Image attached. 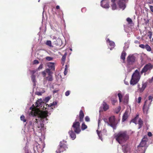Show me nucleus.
Here are the masks:
<instances>
[{
  "instance_id": "f257e3e1",
  "label": "nucleus",
  "mask_w": 153,
  "mask_h": 153,
  "mask_svg": "<svg viewBox=\"0 0 153 153\" xmlns=\"http://www.w3.org/2000/svg\"><path fill=\"white\" fill-rule=\"evenodd\" d=\"M42 102L41 99L38 100L36 102V107H38L41 105V104L42 103ZM48 111L46 110L43 111H41L37 108H33L30 113V115L33 116H37L42 121H44L45 120H46V121L48 119L47 117L48 116Z\"/></svg>"
},
{
  "instance_id": "f03ea898",
  "label": "nucleus",
  "mask_w": 153,
  "mask_h": 153,
  "mask_svg": "<svg viewBox=\"0 0 153 153\" xmlns=\"http://www.w3.org/2000/svg\"><path fill=\"white\" fill-rule=\"evenodd\" d=\"M39 119H36L33 122L30 121L28 124V129L30 130L31 129L34 131V128L36 126L38 130L40 131L41 132L44 131L45 128L44 127V124L42 123V122H44L46 120L44 121H42L39 118Z\"/></svg>"
},
{
  "instance_id": "7ed1b4c3",
  "label": "nucleus",
  "mask_w": 153,
  "mask_h": 153,
  "mask_svg": "<svg viewBox=\"0 0 153 153\" xmlns=\"http://www.w3.org/2000/svg\"><path fill=\"white\" fill-rule=\"evenodd\" d=\"M116 140L120 144L125 143L128 139L129 136L126 131L119 132L115 136Z\"/></svg>"
},
{
  "instance_id": "20e7f679",
  "label": "nucleus",
  "mask_w": 153,
  "mask_h": 153,
  "mask_svg": "<svg viewBox=\"0 0 153 153\" xmlns=\"http://www.w3.org/2000/svg\"><path fill=\"white\" fill-rule=\"evenodd\" d=\"M147 140V136H145L142 139L139 145L137 146V150L140 153H145L146 149L145 146L146 144Z\"/></svg>"
},
{
  "instance_id": "39448f33",
  "label": "nucleus",
  "mask_w": 153,
  "mask_h": 153,
  "mask_svg": "<svg viewBox=\"0 0 153 153\" xmlns=\"http://www.w3.org/2000/svg\"><path fill=\"white\" fill-rule=\"evenodd\" d=\"M140 76L139 71L136 70L132 76L130 84L132 85L136 84L139 80Z\"/></svg>"
},
{
  "instance_id": "423d86ee",
  "label": "nucleus",
  "mask_w": 153,
  "mask_h": 153,
  "mask_svg": "<svg viewBox=\"0 0 153 153\" xmlns=\"http://www.w3.org/2000/svg\"><path fill=\"white\" fill-rule=\"evenodd\" d=\"M72 127L74 128V132L77 134H79L81 131L80 126V123L79 121L76 120L74 123Z\"/></svg>"
},
{
  "instance_id": "0eeeda50",
  "label": "nucleus",
  "mask_w": 153,
  "mask_h": 153,
  "mask_svg": "<svg viewBox=\"0 0 153 153\" xmlns=\"http://www.w3.org/2000/svg\"><path fill=\"white\" fill-rule=\"evenodd\" d=\"M67 148L66 145L62 143V142H61L57 150L56 151V152L57 153H61L65 150Z\"/></svg>"
},
{
  "instance_id": "6e6552de",
  "label": "nucleus",
  "mask_w": 153,
  "mask_h": 153,
  "mask_svg": "<svg viewBox=\"0 0 153 153\" xmlns=\"http://www.w3.org/2000/svg\"><path fill=\"white\" fill-rule=\"evenodd\" d=\"M131 122L135 124H138L139 125L138 128H140L143 125V121L141 119L138 118V116L137 115L132 120Z\"/></svg>"
},
{
  "instance_id": "1a4fd4ad",
  "label": "nucleus",
  "mask_w": 153,
  "mask_h": 153,
  "mask_svg": "<svg viewBox=\"0 0 153 153\" xmlns=\"http://www.w3.org/2000/svg\"><path fill=\"white\" fill-rule=\"evenodd\" d=\"M153 65L150 63L146 65L143 68L141 71V74H142L143 73L150 71L153 68Z\"/></svg>"
},
{
  "instance_id": "9d476101",
  "label": "nucleus",
  "mask_w": 153,
  "mask_h": 153,
  "mask_svg": "<svg viewBox=\"0 0 153 153\" xmlns=\"http://www.w3.org/2000/svg\"><path fill=\"white\" fill-rule=\"evenodd\" d=\"M109 126H110L114 129L116 128V123L115 120V117L114 116H112L109 117Z\"/></svg>"
},
{
  "instance_id": "9b49d317",
  "label": "nucleus",
  "mask_w": 153,
  "mask_h": 153,
  "mask_svg": "<svg viewBox=\"0 0 153 153\" xmlns=\"http://www.w3.org/2000/svg\"><path fill=\"white\" fill-rule=\"evenodd\" d=\"M136 58L133 55H130L127 58V61L128 64H132L135 62Z\"/></svg>"
},
{
  "instance_id": "f8f14e48",
  "label": "nucleus",
  "mask_w": 153,
  "mask_h": 153,
  "mask_svg": "<svg viewBox=\"0 0 153 153\" xmlns=\"http://www.w3.org/2000/svg\"><path fill=\"white\" fill-rule=\"evenodd\" d=\"M42 148L39 144L36 143L34 145L33 150L35 153H38L41 151Z\"/></svg>"
},
{
  "instance_id": "ddd939ff",
  "label": "nucleus",
  "mask_w": 153,
  "mask_h": 153,
  "mask_svg": "<svg viewBox=\"0 0 153 153\" xmlns=\"http://www.w3.org/2000/svg\"><path fill=\"white\" fill-rule=\"evenodd\" d=\"M47 72L48 76L46 77V80L50 81H52L53 80L52 76L53 72H52L49 69H47Z\"/></svg>"
},
{
  "instance_id": "4468645a",
  "label": "nucleus",
  "mask_w": 153,
  "mask_h": 153,
  "mask_svg": "<svg viewBox=\"0 0 153 153\" xmlns=\"http://www.w3.org/2000/svg\"><path fill=\"white\" fill-rule=\"evenodd\" d=\"M106 42L108 45H109L110 50H112L115 46V43L114 42L111 41L109 39H107L106 40Z\"/></svg>"
},
{
  "instance_id": "2eb2a0df",
  "label": "nucleus",
  "mask_w": 153,
  "mask_h": 153,
  "mask_svg": "<svg viewBox=\"0 0 153 153\" xmlns=\"http://www.w3.org/2000/svg\"><path fill=\"white\" fill-rule=\"evenodd\" d=\"M101 6L105 8H108L109 7L108 2L106 1H101Z\"/></svg>"
},
{
  "instance_id": "dca6fc26",
  "label": "nucleus",
  "mask_w": 153,
  "mask_h": 153,
  "mask_svg": "<svg viewBox=\"0 0 153 153\" xmlns=\"http://www.w3.org/2000/svg\"><path fill=\"white\" fill-rule=\"evenodd\" d=\"M101 120V119L100 118H99V119L98 120V129L97 130V131L98 135L99 136V138L100 139L102 140V138L101 137L102 134H101V133L102 132V131H100V132H99L98 130V129H99V126H100V121Z\"/></svg>"
},
{
  "instance_id": "f3484780",
  "label": "nucleus",
  "mask_w": 153,
  "mask_h": 153,
  "mask_svg": "<svg viewBox=\"0 0 153 153\" xmlns=\"http://www.w3.org/2000/svg\"><path fill=\"white\" fill-rule=\"evenodd\" d=\"M138 91L141 93L144 90L146 87V84L145 83H143L142 84V86L141 87H140L139 85H138Z\"/></svg>"
},
{
  "instance_id": "a211bd4d",
  "label": "nucleus",
  "mask_w": 153,
  "mask_h": 153,
  "mask_svg": "<svg viewBox=\"0 0 153 153\" xmlns=\"http://www.w3.org/2000/svg\"><path fill=\"white\" fill-rule=\"evenodd\" d=\"M48 67L51 70L54 71L55 70V65L54 63L51 62H48L47 64Z\"/></svg>"
},
{
  "instance_id": "6ab92c4d",
  "label": "nucleus",
  "mask_w": 153,
  "mask_h": 153,
  "mask_svg": "<svg viewBox=\"0 0 153 153\" xmlns=\"http://www.w3.org/2000/svg\"><path fill=\"white\" fill-rule=\"evenodd\" d=\"M128 0H120L118 3V4H119V7L121 9H122L123 10H124V9L126 7V5L124 3L122 2L121 1H128Z\"/></svg>"
},
{
  "instance_id": "aec40b11",
  "label": "nucleus",
  "mask_w": 153,
  "mask_h": 153,
  "mask_svg": "<svg viewBox=\"0 0 153 153\" xmlns=\"http://www.w3.org/2000/svg\"><path fill=\"white\" fill-rule=\"evenodd\" d=\"M68 133L70 135V136L73 140L75 139L76 137V135L72 130L69 131Z\"/></svg>"
},
{
  "instance_id": "412c9836",
  "label": "nucleus",
  "mask_w": 153,
  "mask_h": 153,
  "mask_svg": "<svg viewBox=\"0 0 153 153\" xmlns=\"http://www.w3.org/2000/svg\"><path fill=\"white\" fill-rule=\"evenodd\" d=\"M128 111H126L122 117V121L124 122L127 119L128 116Z\"/></svg>"
},
{
  "instance_id": "4be33fe9",
  "label": "nucleus",
  "mask_w": 153,
  "mask_h": 153,
  "mask_svg": "<svg viewBox=\"0 0 153 153\" xmlns=\"http://www.w3.org/2000/svg\"><path fill=\"white\" fill-rule=\"evenodd\" d=\"M122 150L123 151L124 153H126L128 152L129 150V148L128 147L127 145H123Z\"/></svg>"
},
{
  "instance_id": "5701e85b",
  "label": "nucleus",
  "mask_w": 153,
  "mask_h": 153,
  "mask_svg": "<svg viewBox=\"0 0 153 153\" xmlns=\"http://www.w3.org/2000/svg\"><path fill=\"white\" fill-rule=\"evenodd\" d=\"M84 116V114L82 110H80L79 114V121L82 122L83 121V118Z\"/></svg>"
},
{
  "instance_id": "b1692460",
  "label": "nucleus",
  "mask_w": 153,
  "mask_h": 153,
  "mask_svg": "<svg viewBox=\"0 0 153 153\" xmlns=\"http://www.w3.org/2000/svg\"><path fill=\"white\" fill-rule=\"evenodd\" d=\"M129 95L128 94H126L125 95L124 100H123V102L125 104H126L128 103V101Z\"/></svg>"
},
{
  "instance_id": "393cba45",
  "label": "nucleus",
  "mask_w": 153,
  "mask_h": 153,
  "mask_svg": "<svg viewBox=\"0 0 153 153\" xmlns=\"http://www.w3.org/2000/svg\"><path fill=\"white\" fill-rule=\"evenodd\" d=\"M118 92L117 95L119 97V101L120 102H121L122 101L123 96L122 95L121 92L120 91H118Z\"/></svg>"
},
{
  "instance_id": "a878e982",
  "label": "nucleus",
  "mask_w": 153,
  "mask_h": 153,
  "mask_svg": "<svg viewBox=\"0 0 153 153\" xmlns=\"http://www.w3.org/2000/svg\"><path fill=\"white\" fill-rule=\"evenodd\" d=\"M102 105L104 111H106L108 109L109 106L105 102H103Z\"/></svg>"
},
{
  "instance_id": "bb28decb",
  "label": "nucleus",
  "mask_w": 153,
  "mask_h": 153,
  "mask_svg": "<svg viewBox=\"0 0 153 153\" xmlns=\"http://www.w3.org/2000/svg\"><path fill=\"white\" fill-rule=\"evenodd\" d=\"M115 0H111V2L112 3V4L111 5L112 9L113 10H115L117 8L116 5L114 3Z\"/></svg>"
},
{
  "instance_id": "cd10ccee",
  "label": "nucleus",
  "mask_w": 153,
  "mask_h": 153,
  "mask_svg": "<svg viewBox=\"0 0 153 153\" xmlns=\"http://www.w3.org/2000/svg\"><path fill=\"white\" fill-rule=\"evenodd\" d=\"M31 79L32 82L33 83V85L35 86L36 85V81L35 80V76L34 75H32L31 76Z\"/></svg>"
},
{
  "instance_id": "c85d7f7f",
  "label": "nucleus",
  "mask_w": 153,
  "mask_h": 153,
  "mask_svg": "<svg viewBox=\"0 0 153 153\" xmlns=\"http://www.w3.org/2000/svg\"><path fill=\"white\" fill-rule=\"evenodd\" d=\"M126 53L125 52L123 51L122 53L121 56V59L123 60L125 59V56H126Z\"/></svg>"
},
{
  "instance_id": "c756f323",
  "label": "nucleus",
  "mask_w": 153,
  "mask_h": 153,
  "mask_svg": "<svg viewBox=\"0 0 153 153\" xmlns=\"http://www.w3.org/2000/svg\"><path fill=\"white\" fill-rule=\"evenodd\" d=\"M87 128V126L85 125L84 123H83L82 125L81 128L83 130L86 129Z\"/></svg>"
},
{
  "instance_id": "7c9ffc66",
  "label": "nucleus",
  "mask_w": 153,
  "mask_h": 153,
  "mask_svg": "<svg viewBox=\"0 0 153 153\" xmlns=\"http://www.w3.org/2000/svg\"><path fill=\"white\" fill-rule=\"evenodd\" d=\"M145 48L148 51H151V49L149 46L148 45H145Z\"/></svg>"
},
{
  "instance_id": "2f4dec72",
  "label": "nucleus",
  "mask_w": 153,
  "mask_h": 153,
  "mask_svg": "<svg viewBox=\"0 0 153 153\" xmlns=\"http://www.w3.org/2000/svg\"><path fill=\"white\" fill-rule=\"evenodd\" d=\"M47 69H49L48 68H47L45 71L42 72V74L43 76L45 77L46 75V73H47Z\"/></svg>"
},
{
  "instance_id": "473e14b6",
  "label": "nucleus",
  "mask_w": 153,
  "mask_h": 153,
  "mask_svg": "<svg viewBox=\"0 0 153 153\" xmlns=\"http://www.w3.org/2000/svg\"><path fill=\"white\" fill-rule=\"evenodd\" d=\"M57 103L56 102H53L52 103H51L49 105H48V107H51L57 104Z\"/></svg>"
},
{
  "instance_id": "72a5a7b5",
  "label": "nucleus",
  "mask_w": 153,
  "mask_h": 153,
  "mask_svg": "<svg viewBox=\"0 0 153 153\" xmlns=\"http://www.w3.org/2000/svg\"><path fill=\"white\" fill-rule=\"evenodd\" d=\"M20 119L23 122H26V120L25 119V117L24 115H22L20 117Z\"/></svg>"
},
{
  "instance_id": "f704fd0d",
  "label": "nucleus",
  "mask_w": 153,
  "mask_h": 153,
  "mask_svg": "<svg viewBox=\"0 0 153 153\" xmlns=\"http://www.w3.org/2000/svg\"><path fill=\"white\" fill-rule=\"evenodd\" d=\"M46 44L49 46H51V41H47L46 43Z\"/></svg>"
},
{
  "instance_id": "c9c22d12",
  "label": "nucleus",
  "mask_w": 153,
  "mask_h": 153,
  "mask_svg": "<svg viewBox=\"0 0 153 153\" xmlns=\"http://www.w3.org/2000/svg\"><path fill=\"white\" fill-rule=\"evenodd\" d=\"M46 59L48 61H50L53 60V58L50 56H47L46 57Z\"/></svg>"
},
{
  "instance_id": "e433bc0d",
  "label": "nucleus",
  "mask_w": 153,
  "mask_h": 153,
  "mask_svg": "<svg viewBox=\"0 0 153 153\" xmlns=\"http://www.w3.org/2000/svg\"><path fill=\"white\" fill-rule=\"evenodd\" d=\"M126 20L129 24H131L132 23V20L131 19L128 18Z\"/></svg>"
},
{
  "instance_id": "4c0bfd02",
  "label": "nucleus",
  "mask_w": 153,
  "mask_h": 153,
  "mask_svg": "<svg viewBox=\"0 0 153 153\" xmlns=\"http://www.w3.org/2000/svg\"><path fill=\"white\" fill-rule=\"evenodd\" d=\"M66 59V57H65V56H62V63L64 65V63L65 62V61Z\"/></svg>"
},
{
  "instance_id": "58836bf2",
  "label": "nucleus",
  "mask_w": 153,
  "mask_h": 153,
  "mask_svg": "<svg viewBox=\"0 0 153 153\" xmlns=\"http://www.w3.org/2000/svg\"><path fill=\"white\" fill-rule=\"evenodd\" d=\"M153 98V95H150L149 97V100L151 102L152 100V99Z\"/></svg>"
},
{
  "instance_id": "ea45409f",
  "label": "nucleus",
  "mask_w": 153,
  "mask_h": 153,
  "mask_svg": "<svg viewBox=\"0 0 153 153\" xmlns=\"http://www.w3.org/2000/svg\"><path fill=\"white\" fill-rule=\"evenodd\" d=\"M43 68V64H41L38 68L37 70H39L42 69Z\"/></svg>"
},
{
  "instance_id": "a19ab883",
  "label": "nucleus",
  "mask_w": 153,
  "mask_h": 153,
  "mask_svg": "<svg viewBox=\"0 0 153 153\" xmlns=\"http://www.w3.org/2000/svg\"><path fill=\"white\" fill-rule=\"evenodd\" d=\"M39 63V61L37 60H35L33 62V64H38Z\"/></svg>"
},
{
  "instance_id": "79ce46f5",
  "label": "nucleus",
  "mask_w": 153,
  "mask_h": 153,
  "mask_svg": "<svg viewBox=\"0 0 153 153\" xmlns=\"http://www.w3.org/2000/svg\"><path fill=\"white\" fill-rule=\"evenodd\" d=\"M148 36H149V38H152V33L150 32H149L148 34Z\"/></svg>"
},
{
  "instance_id": "37998d69",
  "label": "nucleus",
  "mask_w": 153,
  "mask_h": 153,
  "mask_svg": "<svg viewBox=\"0 0 153 153\" xmlns=\"http://www.w3.org/2000/svg\"><path fill=\"white\" fill-rule=\"evenodd\" d=\"M70 94V91H67L65 93V95L66 96H68Z\"/></svg>"
},
{
  "instance_id": "c03bdc74",
  "label": "nucleus",
  "mask_w": 153,
  "mask_h": 153,
  "mask_svg": "<svg viewBox=\"0 0 153 153\" xmlns=\"http://www.w3.org/2000/svg\"><path fill=\"white\" fill-rule=\"evenodd\" d=\"M121 109V108L120 107H119L117 110H116V113L117 114L120 111Z\"/></svg>"
},
{
  "instance_id": "a18cd8bd",
  "label": "nucleus",
  "mask_w": 153,
  "mask_h": 153,
  "mask_svg": "<svg viewBox=\"0 0 153 153\" xmlns=\"http://www.w3.org/2000/svg\"><path fill=\"white\" fill-rule=\"evenodd\" d=\"M85 119V121L86 122H89L90 121V119L88 116L86 117Z\"/></svg>"
},
{
  "instance_id": "49530a36",
  "label": "nucleus",
  "mask_w": 153,
  "mask_h": 153,
  "mask_svg": "<svg viewBox=\"0 0 153 153\" xmlns=\"http://www.w3.org/2000/svg\"><path fill=\"white\" fill-rule=\"evenodd\" d=\"M139 46L140 47L143 48V49H145V45H144L141 44Z\"/></svg>"
},
{
  "instance_id": "de8ad7c7",
  "label": "nucleus",
  "mask_w": 153,
  "mask_h": 153,
  "mask_svg": "<svg viewBox=\"0 0 153 153\" xmlns=\"http://www.w3.org/2000/svg\"><path fill=\"white\" fill-rule=\"evenodd\" d=\"M141 97H140L138 98L137 100V102L138 103H140V102L141 100Z\"/></svg>"
},
{
  "instance_id": "09e8293b",
  "label": "nucleus",
  "mask_w": 153,
  "mask_h": 153,
  "mask_svg": "<svg viewBox=\"0 0 153 153\" xmlns=\"http://www.w3.org/2000/svg\"><path fill=\"white\" fill-rule=\"evenodd\" d=\"M103 120L105 122V123H107V124L109 125V122H108V120L107 119H106V118H104L103 119Z\"/></svg>"
},
{
  "instance_id": "8fccbe9b",
  "label": "nucleus",
  "mask_w": 153,
  "mask_h": 153,
  "mask_svg": "<svg viewBox=\"0 0 153 153\" xmlns=\"http://www.w3.org/2000/svg\"><path fill=\"white\" fill-rule=\"evenodd\" d=\"M50 99V98L49 97H46L45 99V100L46 102H48Z\"/></svg>"
},
{
  "instance_id": "3c124183",
  "label": "nucleus",
  "mask_w": 153,
  "mask_h": 153,
  "mask_svg": "<svg viewBox=\"0 0 153 153\" xmlns=\"http://www.w3.org/2000/svg\"><path fill=\"white\" fill-rule=\"evenodd\" d=\"M111 101L112 102V103L113 104H114V103H115L117 101V100H116L114 99H112Z\"/></svg>"
},
{
  "instance_id": "603ef678",
  "label": "nucleus",
  "mask_w": 153,
  "mask_h": 153,
  "mask_svg": "<svg viewBox=\"0 0 153 153\" xmlns=\"http://www.w3.org/2000/svg\"><path fill=\"white\" fill-rule=\"evenodd\" d=\"M149 8L151 11L153 12V6L151 5H149Z\"/></svg>"
},
{
  "instance_id": "864d4df0",
  "label": "nucleus",
  "mask_w": 153,
  "mask_h": 153,
  "mask_svg": "<svg viewBox=\"0 0 153 153\" xmlns=\"http://www.w3.org/2000/svg\"><path fill=\"white\" fill-rule=\"evenodd\" d=\"M153 81V77L151 79H149V83H152Z\"/></svg>"
},
{
  "instance_id": "5fc2aeb1",
  "label": "nucleus",
  "mask_w": 153,
  "mask_h": 153,
  "mask_svg": "<svg viewBox=\"0 0 153 153\" xmlns=\"http://www.w3.org/2000/svg\"><path fill=\"white\" fill-rule=\"evenodd\" d=\"M148 135L149 136L151 137L152 136V134L151 132H149L148 133Z\"/></svg>"
},
{
  "instance_id": "6e6d98bb",
  "label": "nucleus",
  "mask_w": 153,
  "mask_h": 153,
  "mask_svg": "<svg viewBox=\"0 0 153 153\" xmlns=\"http://www.w3.org/2000/svg\"><path fill=\"white\" fill-rule=\"evenodd\" d=\"M68 65H65V70H67L68 71Z\"/></svg>"
},
{
  "instance_id": "4d7b16f0",
  "label": "nucleus",
  "mask_w": 153,
  "mask_h": 153,
  "mask_svg": "<svg viewBox=\"0 0 153 153\" xmlns=\"http://www.w3.org/2000/svg\"><path fill=\"white\" fill-rule=\"evenodd\" d=\"M146 101H145L144 105L143 108V111H144V110L145 106L146 105Z\"/></svg>"
},
{
  "instance_id": "13d9d810",
  "label": "nucleus",
  "mask_w": 153,
  "mask_h": 153,
  "mask_svg": "<svg viewBox=\"0 0 153 153\" xmlns=\"http://www.w3.org/2000/svg\"><path fill=\"white\" fill-rule=\"evenodd\" d=\"M67 72H68V71L65 70L64 72V75H66L67 73Z\"/></svg>"
},
{
  "instance_id": "bf43d9fd",
  "label": "nucleus",
  "mask_w": 153,
  "mask_h": 153,
  "mask_svg": "<svg viewBox=\"0 0 153 153\" xmlns=\"http://www.w3.org/2000/svg\"><path fill=\"white\" fill-rule=\"evenodd\" d=\"M37 94L39 95H41V93L40 92H37Z\"/></svg>"
},
{
  "instance_id": "052dcab7",
  "label": "nucleus",
  "mask_w": 153,
  "mask_h": 153,
  "mask_svg": "<svg viewBox=\"0 0 153 153\" xmlns=\"http://www.w3.org/2000/svg\"><path fill=\"white\" fill-rule=\"evenodd\" d=\"M124 83L126 85H128V83L127 81H126L125 80L124 81Z\"/></svg>"
},
{
  "instance_id": "680f3d73",
  "label": "nucleus",
  "mask_w": 153,
  "mask_h": 153,
  "mask_svg": "<svg viewBox=\"0 0 153 153\" xmlns=\"http://www.w3.org/2000/svg\"><path fill=\"white\" fill-rule=\"evenodd\" d=\"M56 8L57 9H59V5H57L56 6Z\"/></svg>"
},
{
  "instance_id": "e2e57ef3",
  "label": "nucleus",
  "mask_w": 153,
  "mask_h": 153,
  "mask_svg": "<svg viewBox=\"0 0 153 153\" xmlns=\"http://www.w3.org/2000/svg\"><path fill=\"white\" fill-rule=\"evenodd\" d=\"M66 55H67V53H65L64 54V55L63 56H65V57H66Z\"/></svg>"
},
{
  "instance_id": "0e129e2a",
  "label": "nucleus",
  "mask_w": 153,
  "mask_h": 153,
  "mask_svg": "<svg viewBox=\"0 0 153 153\" xmlns=\"http://www.w3.org/2000/svg\"><path fill=\"white\" fill-rule=\"evenodd\" d=\"M135 42L136 43H139V42L138 41H135Z\"/></svg>"
},
{
  "instance_id": "69168bd1",
  "label": "nucleus",
  "mask_w": 153,
  "mask_h": 153,
  "mask_svg": "<svg viewBox=\"0 0 153 153\" xmlns=\"http://www.w3.org/2000/svg\"><path fill=\"white\" fill-rule=\"evenodd\" d=\"M56 91H53V93H56Z\"/></svg>"
},
{
  "instance_id": "338daca9",
  "label": "nucleus",
  "mask_w": 153,
  "mask_h": 153,
  "mask_svg": "<svg viewBox=\"0 0 153 153\" xmlns=\"http://www.w3.org/2000/svg\"><path fill=\"white\" fill-rule=\"evenodd\" d=\"M151 41L153 42V39H152V40H151Z\"/></svg>"
},
{
  "instance_id": "774afa93",
  "label": "nucleus",
  "mask_w": 153,
  "mask_h": 153,
  "mask_svg": "<svg viewBox=\"0 0 153 153\" xmlns=\"http://www.w3.org/2000/svg\"><path fill=\"white\" fill-rule=\"evenodd\" d=\"M70 50L71 51H72V49L71 48H70Z\"/></svg>"
}]
</instances>
